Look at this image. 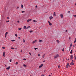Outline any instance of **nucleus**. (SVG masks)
<instances>
[{"label":"nucleus","mask_w":76,"mask_h":76,"mask_svg":"<svg viewBox=\"0 0 76 76\" xmlns=\"http://www.w3.org/2000/svg\"><path fill=\"white\" fill-rule=\"evenodd\" d=\"M28 20H29V21H31V20H32V19H29Z\"/></svg>","instance_id":"26"},{"label":"nucleus","mask_w":76,"mask_h":76,"mask_svg":"<svg viewBox=\"0 0 76 76\" xmlns=\"http://www.w3.org/2000/svg\"><path fill=\"white\" fill-rule=\"evenodd\" d=\"M68 13H70V11H68Z\"/></svg>","instance_id":"40"},{"label":"nucleus","mask_w":76,"mask_h":76,"mask_svg":"<svg viewBox=\"0 0 76 76\" xmlns=\"http://www.w3.org/2000/svg\"><path fill=\"white\" fill-rule=\"evenodd\" d=\"M43 66V64H41L40 66H39V68H40L41 67H42Z\"/></svg>","instance_id":"5"},{"label":"nucleus","mask_w":76,"mask_h":76,"mask_svg":"<svg viewBox=\"0 0 76 76\" xmlns=\"http://www.w3.org/2000/svg\"><path fill=\"white\" fill-rule=\"evenodd\" d=\"M37 49H38V48H34L35 50H37Z\"/></svg>","instance_id":"36"},{"label":"nucleus","mask_w":76,"mask_h":76,"mask_svg":"<svg viewBox=\"0 0 76 76\" xmlns=\"http://www.w3.org/2000/svg\"><path fill=\"white\" fill-rule=\"evenodd\" d=\"M69 64L67 63L66 65V68H68V67H69Z\"/></svg>","instance_id":"3"},{"label":"nucleus","mask_w":76,"mask_h":76,"mask_svg":"<svg viewBox=\"0 0 76 76\" xmlns=\"http://www.w3.org/2000/svg\"><path fill=\"white\" fill-rule=\"evenodd\" d=\"M45 54H44L43 56H42V58H44V57H45Z\"/></svg>","instance_id":"13"},{"label":"nucleus","mask_w":76,"mask_h":76,"mask_svg":"<svg viewBox=\"0 0 76 76\" xmlns=\"http://www.w3.org/2000/svg\"><path fill=\"white\" fill-rule=\"evenodd\" d=\"M21 7L22 8H23V5H22V4L21 5Z\"/></svg>","instance_id":"22"},{"label":"nucleus","mask_w":76,"mask_h":76,"mask_svg":"<svg viewBox=\"0 0 76 76\" xmlns=\"http://www.w3.org/2000/svg\"><path fill=\"white\" fill-rule=\"evenodd\" d=\"M30 28V26H28L26 29H28V28Z\"/></svg>","instance_id":"17"},{"label":"nucleus","mask_w":76,"mask_h":76,"mask_svg":"<svg viewBox=\"0 0 76 76\" xmlns=\"http://www.w3.org/2000/svg\"><path fill=\"white\" fill-rule=\"evenodd\" d=\"M39 41L40 42H42L43 41L42 40L39 39Z\"/></svg>","instance_id":"11"},{"label":"nucleus","mask_w":76,"mask_h":76,"mask_svg":"<svg viewBox=\"0 0 76 76\" xmlns=\"http://www.w3.org/2000/svg\"><path fill=\"white\" fill-rule=\"evenodd\" d=\"M36 41H37V40H35V41H34L32 43L33 44H35V42H36Z\"/></svg>","instance_id":"7"},{"label":"nucleus","mask_w":76,"mask_h":76,"mask_svg":"<svg viewBox=\"0 0 76 76\" xmlns=\"http://www.w3.org/2000/svg\"><path fill=\"white\" fill-rule=\"evenodd\" d=\"M62 51H64V49H62Z\"/></svg>","instance_id":"32"},{"label":"nucleus","mask_w":76,"mask_h":76,"mask_svg":"<svg viewBox=\"0 0 76 76\" xmlns=\"http://www.w3.org/2000/svg\"><path fill=\"white\" fill-rule=\"evenodd\" d=\"M7 19H9V17H7Z\"/></svg>","instance_id":"47"},{"label":"nucleus","mask_w":76,"mask_h":76,"mask_svg":"<svg viewBox=\"0 0 76 76\" xmlns=\"http://www.w3.org/2000/svg\"><path fill=\"white\" fill-rule=\"evenodd\" d=\"M20 51V52H22V50H21Z\"/></svg>","instance_id":"54"},{"label":"nucleus","mask_w":76,"mask_h":76,"mask_svg":"<svg viewBox=\"0 0 76 76\" xmlns=\"http://www.w3.org/2000/svg\"><path fill=\"white\" fill-rule=\"evenodd\" d=\"M15 35L16 37H17V36H18V35L16 34H15Z\"/></svg>","instance_id":"46"},{"label":"nucleus","mask_w":76,"mask_h":76,"mask_svg":"<svg viewBox=\"0 0 76 76\" xmlns=\"http://www.w3.org/2000/svg\"><path fill=\"white\" fill-rule=\"evenodd\" d=\"M7 35H5V37H6V36H7Z\"/></svg>","instance_id":"57"},{"label":"nucleus","mask_w":76,"mask_h":76,"mask_svg":"<svg viewBox=\"0 0 76 76\" xmlns=\"http://www.w3.org/2000/svg\"><path fill=\"white\" fill-rule=\"evenodd\" d=\"M26 26H24V28L23 29H26Z\"/></svg>","instance_id":"20"},{"label":"nucleus","mask_w":76,"mask_h":76,"mask_svg":"<svg viewBox=\"0 0 76 76\" xmlns=\"http://www.w3.org/2000/svg\"><path fill=\"white\" fill-rule=\"evenodd\" d=\"M29 53V54L30 55H31V53Z\"/></svg>","instance_id":"51"},{"label":"nucleus","mask_w":76,"mask_h":76,"mask_svg":"<svg viewBox=\"0 0 76 76\" xmlns=\"http://www.w3.org/2000/svg\"><path fill=\"white\" fill-rule=\"evenodd\" d=\"M11 49H12V50H13V49H14V48H11Z\"/></svg>","instance_id":"38"},{"label":"nucleus","mask_w":76,"mask_h":76,"mask_svg":"<svg viewBox=\"0 0 76 76\" xmlns=\"http://www.w3.org/2000/svg\"><path fill=\"white\" fill-rule=\"evenodd\" d=\"M23 66H24V67H26V65L25 64H23Z\"/></svg>","instance_id":"15"},{"label":"nucleus","mask_w":76,"mask_h":76,"mask_svg":"<svg viewBox=\"0 0 76 76\" xmlns=\"http://www.w3.org/2000/svg\"><path fill=\"white\" fill-rule=\"evenodd\" d=\"M6 22H10V21L8 20V21H6Z\"/></svg>","instance_id":"42"},{"label":"nucleus","mask_w":76,"mask_h":76,"mask_svg":"<svg viewBox=\"0 0 76 76\" xmlns=\"http://www.w3.org/2000/svg\"><path fill=\"white\" fill-rule=\"evenodd\" d=\"M57 42H58V43L59 42V41L58 40H57L56 41Z\"/></svg>","instance_id":"34"},{"label":"nucleus","mask_w":76,"mask_h":76,"mask_svg":"<svg viewBox=\"0 0 76 76\" xmlns=\"http://www.w3.org/2000/svg\"><path fill=\"white\" fill-rule=\"evenodd\" d=\"M22 13H24V12H25L24 11H22Z\"/></svg>","instance_id":"44"},{"label":"nucleus","mask_w":76,"mask_h":76,"mask_svg":"<svg viewBox=\"0 0 76 76\" xmlns=\"http://www.w3.org/2000/svg\"><path fill=\"white\" fill-rule=\"evenodd\" d=\"M33 21L34 22H37V21L35 20H33Z\"/></svg>","instance_id":"18"},{"label":"nucleus","mask_w":76,"mask_h":76,"mask_svg":"<svg viewBox=\"0 0 76 76\" xmlns=\"http://www.w3.org/2000/svg\"><path fill=\"white\" fill-rule=\"evenodd\" d=\"M33 32V31H32V30H31L29 31V32H30V33H31V32Z\"/></svg>","instance_id":"23"},{"label":"nucleus","mask_w":76,"mask_h":76,"mask_svg":"<svg viewBox=\"0 0 76 76\" xmlns=\"http://www.w3.org/2000/svg\"><path fill=\"white\" fill-rule=\"evenodd\" d=\"M27 22H28V23L29 22V20H27Z\"/></svg>","instance_id":"29"},{"label":"nucleus","mask_w":76,"mask_h":76,"mask_svg":"<svg viewBox=\"0 0 76 76\" xmlns=\"http://www.w3.org/2000/svg\"><path fill=\"white\" fill-rule=\"evenodd\" d=\"M23 60H26V59H25V58H24V59H23Z\"/></svg>","instance_id":"45"},{"label":"nucleus","mask_w":76,"mask_h":76,"mask_svg":"<svg viewBox=\"0 0 76 76\" xmlns=\"http://www.w3.org/2000/svg\"><path fill=\"white\" fill-rule=\"evenodd\" d=\"M59 56V55L57 54L56 56H54V59L55 58H58Z\"/></svg>","instance_id":"1"},{"label":"nucleus","mask_w":76,"mask_h":76,"mask_svg":"<svg viewBox=\"0 0 76 76\" xmlns=\"http://www.w3.org/2000/svg\"><path fill=\"white\" fill-rule=\"evenodd\" d=\"M68 60H69V59H68Z\"/></svg>","instance_id":"61"},{"label":"nucleus","mask_w":76,"mask_h":76,"mask_svg":"<svg viewBox=\"0 0 76 76\" xmlns=\"http://www.w3.org/2000/svg\"><path fill=\"white\" fill-rule=\"evenodd\" d=\"M74 61H73V60H72V63Z\"/></svg>","instance_id":"59"},{"label":"nucleus","mask_w":76,"mask_h":76,"mask_svg":"<svg viewBox=\"0 0 76 76\" xmlns=\"http://www.w3.org/2000/svg\"><path fill=\"white\" fill-rule=\"evenodd\" d=\"M49 76H51V75H49Z\"/></svg>","instance_id":"58"},{"label":"nucleus","mask_w":76,"mask_h":76,"mask_svg":"<svg viewBox=\"0 0 76 76\" xmlns=\"http://www.w3.org/2000/svg\"><path fill=\"white\" fill-rule=\"evenodd\" d=\"M60 66L58 65V69H59V68H60Z\"/></svg>","instance_id":"37"},{"label":"nucleus","mask_w":76,"mask_h":76,"mask_svg":"<svg viewBox=\"0 0 76 76\" xmlns=\"http://www.w3.org/2000/svg\"><path fill=\"white\" fill-rule=\"evenodd\" d=\"M11 41L13 42V41H15V40H11Z\"/></svg>","instance_id":"43"},{"label":"nucleus","mask_w":76,"mask_h":76,"mask_svg":"<svg viewBox=\"0 0 76 76\" xmlns=\"http://www.w3.org/2000/svg\"><path fill=\"white\" fill-rule=\"evenodd\" d=\"M18 39H20V37H18Z\"/></svg>","instance_id":"53"},{"label":"nucleus","mask_w":76,"mask_h":76,"mask_svg":"<svg viewBox=\"0 0 76 76\" xmlns=\"http://www.w3.org/2000/svg\"><path fill=\"white\" fill-rule=\"evenodd\" d=\"M50 75H52V73H51L50 74Z\"/></svg>","instance_id":"62"},{"label":"nucleus","mask_w":76,"mask_h":76,"mask_svg":"<svg viewBox=\"0 0 76 76\" xmlns=\"http://www.w3.org/2000/svg\"><path fill=\"white\" fill-rule=\"evenodd\" d=\"M45 61H43V62H45Z\"/></svg>","instance_id":"55"},{"label":"nucleus","mask_w":76,"mask_h":76,"mask_svg":"<svg viewBox=\"0 0 76 76\" xmlns=\"http://www.w3.org/2000/svg\"><path fill=\"white\" fill-rule=\"evenodd\" d=\"M10 62H12V59H10Z\"/></svg>","instance_id":"41"},{"label":"nucleus","mask_w":76,"mask_h":76,"mask_svg":"<svg viewBox=\"0 0 76 76\" xmlns=\"http://www.w3.org/2000/svg\"><path fill=\"white\" fill-rule=\"evenodd\" d=\"M37 5H36V7H35V9H37Z\"/></svg>","instance_id":"31"},{"label":"nucleus","mask_w":76,"mask_h":76,"mask_svg":"<svg viewBox=\"0 0 76 76\" xmlns=\"http://www.w3.org/2000/svg\"><path fill=\"white\" fill-rule=\"evenodd\" d=\"M71 38L70 37H69V39H70Z\"/></svg>","instance_id":"56"},{"label":"nucleus","mask_w":76,"mask_h":76,"mask_svg":"<svg viewBox=\"0 0 76 76\" xmlns=\"http://www.w3.org/2000/svg\"><path fill=\"white\" fill-rule=\"evenodd\" d=\"M53 16H56V12H54L53 13Z\"/></svg>","instance_id":"12"},{"label":"nucleus","mask_w":76,"mask_h":76,"mask_svg":"<svg viewBox=\"0 0 76 76\" xmlns=\"http://www.w3.org/2000/svg\"><path fill=\"white\" fill-rule=\"evenodd\" d=\"M66 32H67V30H66Z\"/></svg>","instance_id":"48"},{"label":"nucleus","mask_w":76,"mask_h":76,"mask_svg":"<svg viewBox=\"0 0 76 76\" xmlns=\"http://www.w3.org/2000/svg\"><path fill=\"white\" fill-rule=\"evenodd\" d=\"M72 46H73V47H75V46L74 45H73Z\"/></svg>","instance_id":"52"},{"label":"nucleus","mask_w":76,"mask_h":76,"mask_svg":"<svg viewBox=\"0 0 76 76\" xmlns=\"http://www.w3.org/2000/svg\"><path fill=\"white\" fill-rule=\"evenodd\" d=\"M21 29H22V28H18V30H21Z\"/></svg>","instance_id":"27"},{"label":"nucleus","mask_w":76,"mask_h":76,"mask_svg":"<svg viewBox=\"0 0 76 76\" xmlns=\"http://www.w3.org/2000/svg\"><path fill=\"white\" fill-rule=\"evenodd\" d=\"M17 22H18V23H19L20 22L19 21H18Z\"/></svg>","instance_id":"49"},{"label":"nucleus","mask_w":76,"mask_h":76,"mask_svg":"<svg viewBox=\"0 0 76 76\" xmlns=\"http://www.w3.org/2000/svg\"><path fill=\"white\" fill-rule=\"evenodd\" d=\"M48 22L49 23V25L50 26H51V25H52V23H50V21H48Z\"/></svg>","instance_id":"2"},{"label":"nucleus","mask_w":76,"mask_h":76,"mask_svg":"<svg viewBox=\"0 0 76 76\" xmlns=\"http://www.w3.org/2000/svg\"><path fill=\"white\" fill-rule=\"evenodd\" d=\"M70 57V59H71V60H72V59H73V55H72Z\"/></svg>","instance_id":"4"},{"label":"nucleus","mask_w":76,"mask_h":76,"mask_svg":"<svg viewBox=\"0 0 76 76\" xmlns=\"http://www.w3.org/2000/svg\"><path fill=\"white\" fill-rule=\"evenodd\" d=\"M23 42H25V40L24 39H23Z\"/></svg>","instance_id":"25"},{"label":"nucleus","mask_w":76,"mask_h":76,"mask_svg":"<svg viewBox=\"0 0 76 76\" xmlns=\"http://www.w3.org/2000/svg\"><path fill=\"white\" fill-rule=\"evenodd\" d=\"M49 19L50 20H51L52 19H53V17L52 16L50 17Z\"/></svg>","instance_id":"8"},{"label":"nucleus","mask_w":76,"mask_h":76,"mask_svg":"<svg viewBox=\"0 0 76 76\" xmlns=\"http://www.w3.org/2000/svg\"><path fill=\"white\" fill-rule=\"evenodd\" d=\"M5 66H6V65H5Z\"/></svg>","instance_id":"60"},{"label":"nucleus","mask_w":76,"mask_h":76,"mask_svg":"<svg viewBox=\"0 0 76 76\" xmlns=\"http://www.w3.org/2000/svg\"><path fill=\"white\" fill-rule=\"evenodd\" d=\"M19 7L18 6L17 7L16 9H19Z\"/></svg>","instance_id":"35"},{"label":"nucleus","mask_w":76,"mask_h":76,"mask_svg":"<svg viewBox=\"0 0 76 76\" xmlns=\"http://www.w3.org/2000/svg\"><path fill=\"white\" fill-rule=\"evenodd\" d=\"M10 66H8L7 67V68H6V69H7V70H9V69H10Z\"/></svg>","instance_id":"10"},{"label":"nucleus","mask_w":76,"mask_h":76,"mask_svg":"<svg viewBox=\"0 0 76 76\" xmlns=\"http://www.w3.org/2000/svg\"><path fill=\"white\" fill-rule=\"evenodd\" d=\"M69 66V67H70V66Z\"/></svg>","instance_id":"64"},{"label":"nucleus","mask_w":76,"mask_h":76,"mask_svg":"<svg viewBox=\"0 0 76 76\" xmlns=\"http://www.w3.org/2000/svg\"><path fill=\"white\" fill-rule=\"evenodd\" d=\"M74 57H75V60H76V56H74Z\"/></svg>","instance_id":"33"},{"label":"nucleus","mask_w":76,"mask_h":76,"mask_svg":"<svg viewBox=\"0 0 76 76\" xmlns=\"http://www.w3.org/2000/svg\"><path fill=\"white\" fill-rule=\"evenodd\" d=\"M70 53L71 54H72V50H71V51L70 52Z\"/></svg>","instance_id":"21"},{"label":"nucleus","mask_w":76,"mask_h":76,"mask_svg":"<svg viewBox=\"0 0 76 76\" xmlns=\"http://www.w3.org/2000/svg\"><path fill=\"white\" fill-rule=\"evenodd\" d=\"M76 42V38H75V41H74V43H75V42Z\"/></svg>","instance_id":"24"},{"label":"nucleus","mask_w":76,"mask_h":76,"mask_svg":"<svg viewBox=\"0 0 76 76\" xmlns=\"http://www.w3.org/2000/svg\"><path fill=\"white\" fill-rule=\"evenodd\" d=\"M2 48L3 49H5V47H2Z\"/></svg>","instance_id":"28"},{"label":"nucleus","mask_w":76,"mask_h":76,"mask_svg":"<svg viewBox=\"0 0 76 76\" xmlns=\"http://www.w3.org/2000/svg\"><path fill=\"white\" fill-rule=\"evenodd\" d=\"M15 64H18V62H16Z\"/></svg>","instance_id":"39"},{"label":"nucleus","mask_w":76,"mask_h":76,"mask_svg":"<svg viewBox=\"0 0 76 76\" xmlns=\"http://www.w3.org/2000/svg\"><path fill=\"white\" fill-rule=\"evenodd\" d=\"M70 64H71V65H74V63H73V62H72L70 63Z\"/></svg>","instance_id":"14"},{"label":"nucleus","mask_w":76,"mask_h":76,"mask_svg":"<svg viewBox=\"0 0 76 76\" xmlns=\"http://www.w3.org/2000/svg\"><path fill=\"white\" fill-rule=\"evenodd\" d=\"M75 5H76V3L75 4Z\"/></svg>","instance_id":"63"},{"label":"nucleus","mask_w":76,"mask_h":76,"mask_svg":"<svg viewBox=\"0 0 76 76\" xmlns=\"http://www.w3.org/2000/svg\"><path fill=\"white\" fill-rule=\"evenodd\" d=\"M73 16H74V17H75V18H76V15H73Z\"/></svg>","instance_id":"30"},{"label":"nucleus","mask_w":76,"mask_h":76,"mask_svg":"<svg viewBox=\"0 0 76 76\" xmlns=\"http://www.w3.org/2000/svg\"><path fill=\"white\" fill-rule=\"evenodd\" d=\"M38 56L39 57V56H40V54H38Z\"/></svg>","instance_id":"50"},{"label":"nucleus","mask_w":76,"mask_h":76,"mask_svg":"<svg viewBox=\"0 0 76 76\" xmlns=\"http://www.w3.org/2000/svg\"><path fill=\"white\" fill-rule=\"evenodd\" d=\"M61 18H63V14H61L60 15Z\"/></svg>","instance_id":"6"},{"label":"nucleus","mask_w":76,"mask_h":76,"mask_svg":"<svg viewBox=\"0 0 76 76\" xmlns=\"http://www.w3.org/2000/svg\"><path fill=\"white\" fill-rule=\"evenodd\" d=\"M72 46V43H71L70 44V47H69V48H70V47H71Z\"/></svg>","instance_id":"16"},{"label":"nucleus","mask_w":76,"mask_h":76,"mask_svg":"<svg viewBox=\"0 0 76 76\" xmlns=\"http://www.w3.org/2000/svg\"><path fill=\"white\" fill-rule=\"evenodd\" d=\"M7 34H8V32H6L5 34V35H7Z\"/></svg>","instance_id":"19"},{"label":"nucleus","mask_w":76,"mask_h":76,"mask_svg":"<svg viewBox=\"0 0 76 76\" xmlns=\"http://www.w3.org/2000/svg\"><path fill=\"white\" fill-rule=\"evenodd\" d=\"M5 54H6V53H5V52H4L3 54V56L4 57H5Z\"/></svg>","instance_id":"9"}]
</instances>
